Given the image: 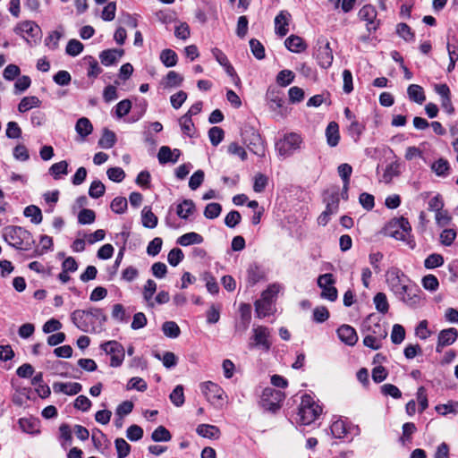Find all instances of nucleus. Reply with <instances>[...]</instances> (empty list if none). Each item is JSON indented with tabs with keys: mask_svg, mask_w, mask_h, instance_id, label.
<instances>
[{
	"mask_svg": "<svg viewBox=\"0 0 458 458\" xmlns=\"http://www.w3.org/2000/svg\"><path fill=\"white\" fill-rule=\"evenodd\" d=\"M421 290L414 284L409 285L398 300L410 308H417L421 301Z\"/></svg>",
	"mask_w": 458,
	"mask_h": 458,
	"instance_id": "14",
	"label": "nucleus"
},
{
	"mask_svg": "<svg viewBox=\"0 0 458 458\" xmlns=\"http://www.w3.org/2000/svg\"><path fill=\"white\" fill-rule=\"evenodd\" d=\"M100 348L111 356L110 366L120 367L124 360V348L117 341H108L100 345Z\"/></svg>",
	"mask_w": 458,
	"mask_h": 458,
	"instance_id": "10",
	"label": "nucleus"
},
{
	"mask_svg": "<svg viewBox=\"0 0 458 458\" xmlns=\"http://www.w3.org/2000/svg\"><path fill=\"white\" fill-rule=\"evenodd\" d=\"M318 47L315 51V57L320 67L327 69L331 66L334 55L330 47V43L327 39L319 38L318 40Z\"/></svg>",
	"mask_w": 458,
	"mask_h": 458,
	"instance_id": "11",
	"label": "nucleus"
},
{
	"mask_svg": "<svg viewBox=\"0 0 458 458\" xmlns=\"http://www.w3.org/2000/svg\"><path fill=\"white\" fill-rule=\"evenodd\" d=\"M183 82V77L175 71H170L164 79L165 89L180 87Z\"/></svg>",
	"mask_w": 458,
	"mask_h": 458,
	"instance_id": "34",
	"label": "nucleus"
},
{
	"mask_svg": "<svg viewBox=\"0 0 458 458\" xmlns=\"http://www.w3.org/2000/svg\"><path fill=\"white\" fill-rule=\"evenodd\" d=\"M160 60L165 67H174L178 62V56L174 50L166 48L161 52Z\"/></svg>",
	"mask_w": 458,
	"mask_h": 458,
	"instance_id": "38",
	"label": "nucleus"
},
{
	"mask_svg": "<svg viewBox=\"0 0 458 458\" xmlns=\"http://www.w3.org/2000/svg\"><path fill=\"white\" fill-rule=\"evenodd\" d=\"M41 101L36 96L24 97L18 105V111L25 113L33 107H38Z\"/></svg>",
	"mask_w": 458,
	"mask_h": 458,
	"instance_id": "36",
	"label": "nucleus"
},
{
	"mask_svg": "<svg viewBox=\"0 0 458 458\" xmlns=\"http://www.w3.org/2000/svg\"><path fill=\"white\" fill-rule=\"evenodd\" d=\"M364 129L365 126L363 124L360 123L357 120H353L351 122L347 130L349 135L353 139V140L358 141Z\"/></svg>",
	"mask_w": 458,
	"mask_h": 458,
	"instance_id": "59",
	"label": "nucleus"
},
{
	"mask_svg": "<svg viewBox=\"0 0 458 458\" xmlns=\"http://www.w3.org/2000/svg\"><path fill=\"white\" fill-rule=\"evenodd\" d=\"M105 192L106 187L99 180H95L91 182L89 189V195L92 199H98L102 197L105 194Z\"/></svg>",
	"mask_w": 458,
	"mask_h": 458,
	"instance_id": "51",
	"label": "nucleus"
},
{
	"mask_svg": "<svg viewBox=\"0 0 458 458\" xmlns=\"http://www.w3.org/2000/svg\"><path fill=\"white\" fill-rule=\"evenodd\" d=\"M128 207V202L124 197H115L110 205L113 212L115 214H123Z\"/></svg>",
	"mask_w": 458,
	"mask_h": 458,
	"instance_id": "54",
	"label": "nucleus"
},
{
	"mask_svg": "<svg viewBox=\"0 0 458 458\" xmlns=\"http://www.w3.org/2000/svg\"><path fill=\"white\" fill-rule=\"evenodd\" d=\"M284 45L289 51L293 53H301L308 47L303 38L297 35L288 37L284 41Z\"/></svg>",
	"mask_w": 458,
	"mask_h": 458,
	"instance_id": "24",
	"label": "nucleus"
},
{
	"mask_svg": "<svg viewBox=\"0 0 458 458\" xmlns=\"http://www.w3.org/2000/svg\"><path fill=\"white\" fill-rule=\"evenodd\" d=\"M82 389V386L77 382H55L53 384V390L55 393H64L67 395H75L79 394Z\"/></svg>",
	"mask_w": 458,
	"mask_h": 458,
	"instance_id": "22",
	"label": "nucleus"
},
{
	"mask_svg": "<svg viewBox=\"0 0 458 458\" xmlns=\"http://www.w3.org/2000/svg\"><path fill=\"white\" fill-rule=\"evenodd\" d=\"M71 320L74 326L85 333H99L104 329L107 316L100 308L89 310H75L71 314Z\"/></svg>",
	"mask_w": 458,
	"mask_h": 458,
	"instance_id": "1",
	"label": "nucleus"
},
{
	"mask_svg": "<svg viewBox=\"0 0 458 458\" xmlns=\"http://www.w3.org/2000/svg\"><path fill=\"white\" fill-rule=\"evenodd\" d=\"M181 156V151L178 148L172 150L168 146H162L159 148L157 158L160 164L176 163Z\"/></svg>",
	"mask_w": 458,
	"mask_h": 458,
	"instance_id": "21",
	"label": "nucleus"
},
{
	"mask_svg": "<svg viewBox=\"0 0 458 458\" xmlns=\"http://www.w3.org/2000/svg\"><path fill=\"white\" fill-rule=\"evenodd\" d=\"M318 286L322 289L320 293V297L322 299H327L330 301H335L337 300L338 292L337 289L334 286L335 283L333 274L327 273L320 275L318 277Z\"/></svg>",
	"mask_w": 458,
	"mask_h": 458,
	"instance_id": "8",
	"label": "nucleus"
},
{
	"mask_svg": "<svg viewBox=\"0 0 458 458\" xmlns=\"http://www.w3.org/2000/svg\"><path fill=\"white\" fill-rule=\"evenodd\" d=\"M444 264V258L441 254L432 253L424 260V267L427 269H433L441 267Z\"/></svg>",
	"mask_w": 458,
	"mask_h": 458,
	"instance_id": "47",
	"label": "nucleus"
},
{
	"mask_svg": "<svg viewBox=\"0 0 458 458\" xmlns=\"http://www.w3.org/2000/svg\"><path fill=\"white\" fill-rule=\"evenodd\" d=\"M49 173L55 179H58L61 174H68V163L65 160L55 163L49 168Z\"/></svg>",
	"mask_w": 458,
	"mask_h": 458,
	"instance_id": "52",
	"label": "nucleus"
},
{
	"mask_svg": "<svg viewBox=\"0 0 458 458\" xmlns=\"http://www.w3.org/2000/svg\"><path fill=\"white\" fill-rule=\"evenodd\" d=\"M368 331L369 332V335L381 340L386 339L388 335L386 327L380 323H376L373 327H369Z\"/></svg>",
	"mask_w": 458,
	"mask_h": 458,
	"instance_id": "64",
	"label": "nucleus"
},
{
	"mask_svg": "<svg viewBox=\"0 0 458 458\" xmlns=\"http://www.w3.org/2000/svg\"><path fill=\"white\" fill-rule=\"evenodd\" d=\"M162 331L169 338H177L181 334V329L174 321H165L163 323Z\"/></svg>",
	"mask_w": 458,
	"mask_h": 458,
	"instance_id": "41",
	"label": "nucleus"
},
{
	"mask_svg": "<svg viewBox=\"0 0 458 458\" xmlns=\"http://www.w3.org/2000/svg\"><path fill=\"white\" fill-rule=\"evenodd\" d=\"M386 234L399 241H406L411 232V226L407 218L401 216L393 218L385 228Z\"/></svg>",
	"mask_w": 458,
	"mask_h": 458,
	"instance_id": "4",
	"label": "nucleus"
},
{
	"mask_svg": "<svg viewBox=\"0 0 458 458\" xmlns=\"http://www.w3.org/2000/svg\"><path fill=\"white\" fill-rule=\"evenodd\" d=\"M405 338V329L400 324H394L391 332V341L394 344H400Z\"/></svg>",
	"mask_w": 458,
	"mask_h": 458,
	"instance_id": "57",
	"label": "nucleus"
},
{
	"mask_svg": "<svg viewBox=\"0 0 458 458\" xmlns=\"http://www.w3.org/2000/svg\"><path fill=\"white\" fill-rule=\"evenodd\" d=\"M295 78V74L291 70H282L276 76V83L281 87L290 85Z\"/></svg>",
	"mask_w": 458,
	"mask_h": 458,
	"instance_id": "45",
	"label": "nucleus"
},
{
	"mask_svg": "<svg viewBox=\"0 0 458 458\" xmlns=\"http://www.w3.org/2000/svg\"><path fill=\"white\" fill-rule=\"evenodd\" d=\"M407 94L411 101L422 104L426 100L424 89L418 84H411L407 89Z\"/></svg>",
	"mask_w": 458,
	"mask_h": 458,
	"instance_id": "29",
	"label": "nucleus"
},
{
	"mask_svg": "<svg viewBox=\"0 0 458 458\" xmlns=\"http://www.w3.org/2000/svg\"><path fill=\"white\" fill-rule=\"evenodd\" d=\"M373 301L376 307V310L382 313L386 314L388 312L389 310V304L387 301L386 295L384 293H377L374 298Z\"/></svg>",
	"mask_w": 458,
	"mask_h": 458,
	"instance_id": "42",
	"label": "nucleus"
},
{
	"mask_svg": "<svg viewBox=\"0 0 458 458\" xmlns=\"http://www.w3.org/2000/svg\"><path fill=\"white\" fill-rule=\"evenodd\" d=\"M387 284L395 297L398 299L404 290L411 285L409 278L398 268L390 270L386 278Z\"/></svg>",
	"mask_w": 458,
	"mask_h": 458,
	"instance_id": "7",
	"label": "nucleus"
},
{
	"mask_svg": "<svg viewBox=\"0 0 458 458\" xmlns=\"http://www.w3.org/2000/svg\"><path fill=\"white\" fill-rule=\"evenodd\" d=\"M96 213L92 209L82 208L78 214V222L81 225H90L95 222Z\"/></svg>",
	"mask_w": 458,
	"mask_h": 458,
	"instance_id": "50",
	"label": "nucleus"
},
{
	"mask_svg": "<svg viewBox=\"0 0 458 458\" xmlns=\"http://www.w3.org/2000/svg\"><path fill=\"white\" fill-rule=\"evenodd\" d=\"M116 142V135L107 128L103 130L101 138L98 140V146L103 148H111Z\"/></svg>",
	"mask_w": 458,
	"mask_h": 458,
	"instance_id": "35",
	"label": "nucleus"
},
{
	"mask_svg": "<svg viewBox=\"0 0 458 458\" xmlns=\"http://www.w3.org/2000/svg\"><path fill=\"white\" fill-rule=\"evenodd\" d=\"M222 211V206L219 203L212 202L206 206L204 216L208 219H215L219 216Z\"/></svg>",
	"mask_w": 458,
	"mask_h": 458,
	"instance_id": "60",
	"label": "nucleus"
},
{
	"mask_svg": "<svg viewBox=\"0 0 458 458\" xmlns=\"http://www.w3.org/2000/svg\"><path fill=\"white\" fill-rule=\"evenodd\" d=\"M302 139L301 135L291 132L285 134L282 140L276 142V148L279 155L284 157L292 156L297 149L301 148Z\"/></svg>",
	"mask_w": 458,
	"mask_h": 458,
	"instance_id": "6",
	"label": "nucleus"
},
{
	"mask_svg": "<svg viewBox=\"0 0 458 458\" xmlns=\"http://www.w3.org/2000/svg\"><path fill=\"white\" fill-rule=\"evenodd\" d=\"M284 398V392L272 387H266L262 392L260 404L265 410L275 413L281 408Z\"/></svg>",
	"mask_w": 458,
	"mask_h": 458,
	"instance_id": "5",
	"label": "nucleus"
},
{
	"mask_svg": "<svg viewBox=\"0 0 458 458\" xmlns=\"http://www.w3.org/2000/svg\"><path fill=\"white\" fill-rule=\"evenodd\" d=\"M322 407L318 404L310 394L301 396L299 406V421L303 425H310L314 422L321 414Z\"/></svg>",
	"mask_w": 458,
	"mask_h": 458,
	"instance_id": "3",
	"label": "nucleus"
},
{
	"mask_svg": "<svg viewBox=\"0 0 458 458\" xmlns=\"http://www.w3.org/2000/svg\"><path fill=\"white\" fill-rule=\"evenodd\" d=\"M23 215L26 217H30L31 222L35 225L40 224L43 219L41 209L35 205L26 207L23 211Z\"/></svg>",
	"mask_w": 458,
	"mask_h": 458,
	"instance_id": "39",
	"label": "nucleus"
},
{
	"mask_svg": "<svg viewBox=\"0 0 458 458\" xmlns=\"http://www.w3.org/2000/svg\"><path fill=\"white\" fill-rule=\"evenodd\" d=\"M171 402L177 407L184 403L183 386L182 385L176 386L170 394Z\"/></svg>",
	"mask_w": 458,
	"mask_h": 458,
	"instance_id": "58",
	"label": "nucleus"
},
{
	"mask_svg": "<svg viewBox=\"0 0 458 458\" xmlns=\"http://www.w3.org/2000/svg\"><path fill=\"white\" fill-rule=\"evenodd\" d=\"M75 131L81 137V139L84 140L92 132L93 126L88 118L81 117L76 122Z\"/></svg>",
	"mask_w": 458,
	"mask_h": 458,
	"instance_id": "33",
	"label": "nucleus"
},
{
	"mask_svg": "<svg viewBox=\"0 0 458 458\" xmlns=\"http://www.w3.org/2000/svg\"><path fill=\"white\" fill-rule=\"evenodd\" d=\"M141 222L144 227L153 229L157 225L158 218L151 208L146 206L141 211Z\"/></svg>",
	"mask_w": 458,
	"mask_h": 458,
	"instance_id": "30",
	"label": "nucleus"
},
{
	"mask_svg": "<svg viewBox=\"0 0 458 458\" xmlns=\"http://www.w3.org/2000/svg\"><path fill=\"white\" fill-rule=\"evenodd\" d=\"M331 433L335 438H343L347 434V428L344 420H338L332 423Z\"/></svg>",
	"mask_w": 458,
	"mask_h": 458,
	"instance_id": "46",
	"label": "nucleus"
},
{
	"mask_svg": "<svg viewBox=\"0 0 458 458\" xmlns=\"http://www.w3.org/2000/svg\"><path fill=\"white\" fill-rule=\"evenodd\" d=\"M432 171L440 177H446L449 174L450 165L446 159L439 158L431 165Z\"/></svg>",
	"mask_w": 458,
	"mask_h": 458,
	"instance_id": "37",
	"label": "nucleus"
},
{
	"mask_svg": "<svg viewBox=\"0 0 458 458\" xmlns=\"http://www.w3.org/2000/svg\"><path fill=\"white\" fill-rule=\"evenodd\" d=\"M172 438L169 430L164 426H158L151 434V439L155 442H167Z\"/></svg>",
	"mask_w": 458,
	"mask_h": 458,
	"instance_id": "43",
	"label": "nucleus"
},
{
	"mask_svg": "<svg viewBox=\"0 0 458 458\" xmlns=\"http://www.w3.org/2000/svg\"><path fill=\"white\" fill-rule=\"evenodd\" d=\"M241 323L242 329L246 330L249 327L251 319V308L250 304L242 303L240 306Z\"/></svg>",
	"mask_w": 458,
	"mask_h": 458,
	"instance_id": "49",
	"label": "nucleus"
},
{
	"mask_svg": "<svg viewBox=\"0 0 458 458\" xmlns=\"http://www.w3.org/2000/svg\"><path fill=\"white\" fill-rule=\"evenodd\" d=\"M195 204L191 199H184L176 207V214L182 219H188L195 211Z\"/></svg>",
	"mask_w": 458,
	"mask_h": 458,
	"instance_id": "28",
	"label": "nucleus"
},
{
	"mask_svg": "<svg viewBox=\"0 0 458 458\" xmlns=\"http://www.w3.org/2000/svg\"><path fill=\"white\" fill-rule=\"evenodd\" d=\"M290 13L285 11H281L275 18V30L276 33L280 37H284L288 32V19Z\"/></svg>",
	"mask_w": 458,
	"mask_h": 458,
	"instance_id": "25",
	"label": "nucleus"
},
{
	"mask_svg": "<svg viewBox=\"0 0 458 458\" xmlns=\"http://www.w3.org/2000/svg\"><path fill=\"white\" fill-rule=\"evenodd\" d=\"M458 338V330L454 327L443 329L439 332L437 336V344L436 352H442L444 347L453 344Z\"/></svg>",
	"mask_w": 458,
	"mask_h": 458,
	"instance_id": "16",
	"label": "nucleus"
},
{
	"mask_svg": "<svg viewBox=\"0 0 458 458\" xmlns=\"http://www.w3.org/2000/svg\"><path fill=\"white\" fill-rule=\"evenodd\" d=\"M196 432L202 437L209 439H217L220 437L218 427L210 424H200L197 427Z\"/></svg>",
	"mask_w": 458,
	"mask_h": 458,
	"instance_id": "27",
	"label": "nucleus"
},
{
	"mask_svg": "<svg viewBox=\"0 0 458 458\" xmlns=\"http://www.w3.org/2000/svg\"><path fill=\"white\" fill-rule=\"evenodd\" d=\"M124 55L123 49L111 48L102 51L99 59L105 66L115 64Z\"/></svg>",
	"mask_w": 458,
	"mask_h": 458,
	"instance_id": "23",
	"label": "nucleus"
},
{
	"mask_svg": "<svg viewBox=\"0 0 458 458\" xmlns=\"http://www.w3.org/2000/svg\"><path fill=\"white\" fill-rule=\"evenodd\" d=\"M272 303L268 301L260 299L255 301V312L259 318H265L270 314Z\"/></svg>",
	"mask_w": 458,
	"mask_h": 458,
	"instance_id": "40",
	"label": "nucleus"
},
{
	"mask_svg": "<svg viewBox=\"0 0 458 458\" xmlns=\"http://www.w3.org/2000/svg\"><path fill=\"white\" fill-rule=\"evenodd\" d=\"M339 339L347 345L353 346L358 341L356 330L349 325H342L337 329Z\"/></svg>",
	"mask_w": 458,
	"mask_h": 458,
	"instance_id": "20",
	"label": "nucleus"
},
{
	"mask_svg": "<svg viewBox=\"0 0 458 458\" xmlns=\"http://www.w3.org/2000/svg\"><path fill=\"white\" fill-rule=\"evenodd\" d=\"M267 100L271 111L276 113L280 116L286 115V107H284V93L279 89L269 88L266 94Z\"/></svg>",
	"mask_w": 458,
	"mask_h": 458,
	"instance_id": "12",
	"label": "nucleus"
},
{
	"mask_svg": "<svg viewBox=\"0 0 458 458\" xmlns=\"http://www.w3.org/2000/svg\"><path fill=\"white\" fill-rule=\"evenodd\" d=\"M323 200L326 203V208L328 209V211L337 213L340 202L339 188L333 187L323 192Z\"/></svg>",
	"mask_w": 458,
	"mask_h": 458,
	"instance_id": "18",
	"label": "nucleus"
},
{
	"mask_svg": "<svg viewBox=\"0 0 458 458\" xmlns=\"http://www.w3.org/2000/svg\"><path fill=\"white\" fill-rule=\"evenodd\" d=\"M4 241L12 247L21 250H30L35 244L31 233L21 226L8 225L4 228Z\"/></svg>",
	"mask_w": 458,
	"mask_h": 458,
	"instance_id": "2",
	"label": "nucleus"
},
{
	"mask_svg": "<svg viewBox=\"0 0 458 458\" xmlns=\"http://www.w3.org/2000/svg\"><path fill=\"white\" fill-rule=\"evenodd\" d=\"M252 140L248 144V148L250 151L254 153L255 155L259 157H264L265 156V146L263 143V140L259 133H252Z\"/></svg>",
	"mask_w": 458,
	"mask_h": 458,
	"instance_id": "32",
	"label": "nucleus"
},
{
	"mask_svg": "<svg viewBox=\"0 0 458 458\" xmlns=\"http://www.w3.org/2000/svg\"><path fill=\"white\" fill-rule=\"evenodd\" d=\"M377 10L371 4L364 5L359 11V17L361 21H367V30L369 32L376 31L379 26V21H377Z\"/></svg>",
	"mask_w": 458,
	"mask_h": 458,
	"instance_id": "15",
	"label": "nucleus"
},
{
	"mask_svg": "<svg viewBox=\"0 0 458 458\" xmlns=\"http://www.w3.org/2000/svg\"><path fill=\"white\" fill-rule=\"evenodd\" d=\"M114 445L117 452V458H126L131 452V445L122 437L114 440Z\"/></svg>",
	"mask_w": 458,
	"mask_h": 458,
	"instance_id": "48",
	"label": "nucleus"
},
{
	"mask_svg": "<svg viewBox=\"0 0 458 458\" xmlns=\"http://www.w3.org/2000/svg\"><path fill=\"white\" fill-rule=\"evenodd\" d=\"M203 241L204 239L200 234L195 232H191L180 236L177 239L176 243L181 246H189L191 244H200Z\"/></svg>",
	"mask_w": 458,
	"mask_h": 458,
	"instance_id": "31",
	"label": "nucleus"
},
{
	"mask_svg": "<svg viewBox=\"0 0 458 458\" xmlns=\"http://www.w3.org/2000/svg\"><path fill=\"white\" fill-rule=\"evenodd\" d=\"M14 32L18 35H21L29 42V39L26 38V36L30 37L31 38H38L40 33V28L34 21H25L16 25L14 28Z\"/></svg>",
	"mask_w": 458,
	"mask_h": 458,
	"instance_id": "17",
	"label": "nucleus"
},
{
	"mask_svg": "<svg viewBox=\"0 0 458 458\" xmlns=\"http://www.w3.org/2000/svg\"><path fill=\"white\" fill-rule=\"evenodd\" d=\"M422 286L430 292H435L439 287V282L436 276L427 275L421 280Z\"/></svg>",
	"mask_w": 458,
	"mask_h": 458,
	"instance_id": "63",
	"label": "nucleus"
},
{
	"mask_svg": "<svg viewBox=\"0 0 458 458\" xmlns=\"http://www.w3.org/2000/svg\"><path fill=\"white\" fill-rule=\"evenodd\" d=\"M266 280V271L262 266L252 263L247 269V283L250 286Z\"/></svg>",
	"mask_w": 458,
	"mask_h": 458,
	"instance_id": "19",
	"label": "nucleus"
},
{
	"mask_svg": "<svg viewBox=\"0 0 458 458\" xmlns=\"http://www.w3.org/2000/svg\"><path fill=\"white\" fill-rule=\"evenodd\" d=\"M397 34L403 38L405 41H413L415 35L411 31V27L406 23H399L396 27Z\"/></svg>",
	"mask_w": 458,
	"mask_h": 458,
	"instance_id": "62",
	"label": "nucleus"
},
{
	"mask_svg": "<svg viewBox=\"0 0 458 458\" xmlns=\"http://www.w3.org/2000/svg\"><path fill=\"white\" fill-rule=\"evenodd\" d=\"M88 62L89 68L87 75L89 78H97L101 72L102 68L99 66L98 61L91 55H87L84 58Z\"/></svg>",
	"mask_w": 458,
	"mask_h": 458,
	"instance_id": "44",
	"label": "nucleus"
},
{
	"mask_svg": "<svg viewBox=\"0 0 458 458\" xmlns=\"http://www.w3.org/2000/svg\"><path fill=\"white\" fill-rule=\"evenodd\" d=\"M436 411L438 414L446 415L447 413H458V402L449 401L445 404H438L436 406Z\"/></svg>",
	"mask_w": 458,
	"mask_h": 458,
	"instance_id": "53",
	"label": "nucleus"
},
{
	"mask_svg": "<svg viewBox=\"0 0 458 458\" xmlns=\"http://www.w3.org/2000/svg\"><path fill=\"white\" fill-rule=\"evenodd\" d=\"M200 390L212 404H217L222 400L224 390L216 383L211 381L204 382L200 385Z\"/></svg>",
	"mask_w": 458,
	"mask_h": 458,
	"instance_id": "13",
	"label": "nucleus"
},
{
	"mask_svg": "<svg viewBox=\"0 0 458 458\" xmlns=\"http://www.w3.org/2000/svg\"><path fill=\"white\" fill-rule=\"evenodd\" d=\"M327 143L329 147H336L340 140L339 126L336 122H330L326 129Z\"/></svg>",
	"mask_w": 458,
	"mask_h": 458,
	"instance_id": "26",
	"label": "nucleus"
},
{
	"mask_svg": "<svg viewBox=\"0 0 458 458\" xmlns=\"http://www.w3.org/2000/svg\"><path fill=\"white\" fill-rule=\"evenodd\" d=\"M208 138L213 146H217L224 140L225 131L220 127H211L208 131Z\"/></svg>",
	"mask_w": 458,
	"mask_h": 458,
	"instance_id": "56",
	"label": "nucleus"
},
{
	"mask_svg": "<svg viewBox=\"0 0 458 458\" xmlns=\"http://www.w3.org/2000/svg\"><path fill=\"white\" fill-rule=\"evenodd\" d=\"M250 47L251 50V53L258 60H262L265 58V47L261 44V42L256 38H251L250 40Z\"/></svg>",
	"mask_w": 458,
	"mask_h": 458,
	"instance_id": "55",
	"label": "nucleus"
},
{
	"mask_svg": "<svg viewBox=\"0 0 458 458\" xmlns=\"http://www.w3.org/2000/svg\"><path fill=\"white\" fill-rule=\"evenodd\" d=\"M83 44L77 39H71L68 41L65 52L71 56H77L83 50Z\"/></svg>",
	"mask_w": 458,
	"mask_h": 458,
	"instance_id": "61",
	"label": "nucleus"
},
{
	"mask_svg": "<svg viewBox=\"0 0 458 458\" xmlns=\"http://www.w3.org/2000/svg\"><path fill=\"white\" fill-rule=\"evenodd\" d=\"M270 332L267 327L258 326L253 328V335L250 337L249 344L250 348L257 347L265 352H268L271 348V342L269 341Z\"/></svg>",
	"mask_w": 458,
	"mask_h": 458,
	"instance_id": "9",
	"label": "nucleus"
}]
</instances>
